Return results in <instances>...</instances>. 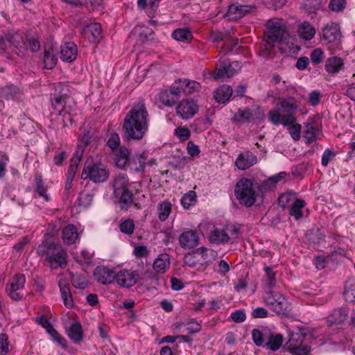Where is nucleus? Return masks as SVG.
Masks as SVG:
<instances>
[{
  "instance_id": "obj_30",
  "label": "nucleus",
  "mask_w": 355,
  "mask_h": 355,
  "mask_svg": "<svg viewBox=\"0 0 355 355\" xmlns=\"http://www.w3.org/2000/svg\"><path fill=\"white\" fill-rule=\"evenodd\" d=\"M279 299V300L275 302V304H274L270 309L279 315H288L291 312V306L289 303L284 296Z\"/></svg>"
},
{
  "instance_id": "obj_39",
  "label": "nucleus",
  "mask_w": 355,
  "mask_h": 355,
  "mask_svg": "<svg viewBox=\"0 0 355 355\" xmlns=\"http://www.w3.org/2000/svg\"><path fill=\"white\" fill-rule=\"evenodd\" d=\"M159 100L167 107H172L178 101L171 89L162 90L159 93Z\"/></svg>"
},
{
  "instance_id": "obj_20",
  "label": "nucleus",
  "mask_w": 355,
  "mask_h": 355,
  "mask_svg": "<svg viewBox=\"0 0 355 355\" xmlns=\"http://www.w3.org/2000/svg\"><path fill=\"white\" fill-rule=\"evenodd\" d=\"M230 239V236L225 228L214 229L210 232L209 235V241L217 245L227 243Z\"/></svg>"
},
{
  "instance_id": "obj_40",
  "label": "nucleus",
  "mask_w": 355,
  "mask_h": 355,
  "mask_svg": "<svg viewBox=\"0 0 355 355\" xmlns=\"http://www.w3.org/2000/svg\"><path fill=\"white\" fill-rule=\"evenodd\" d=\"M173 37L180 42H188L192 40L193 35L191 31L188 28H178L172 33Z\"/></svg>"
},
{
  "instance_id": "obj_9",
  "label": "nucleus",
  "mask_w": 355,
  "mask_h": 355,
  "mask_svg": "<svg viewBox=\"0 0 355 355\" xmlns=\"http://www.w3.org/2000/svg\"><path fill=\"white\" fill-rule=\"evenodd\" d=\"M26 283V277L23 274H17L12 277L6 286V292L9 297L14 300H19L23 295L21 291Z\"/></svg>"
},
{
  "instance_id": "obj_26",
  "label": "nucleus",
  "mask_w": 355,
  "mask_h": 355,
  "mask_svg": "<svg viewBox=\"0 0 355 355\" xmlns=\"http://www.w3.org/2000/svg\"><path fill=\"white\" fill-rule=\"evenodd\" d=\"M344 63L340 58L337 56L329 58L325 62V69L333 74L338 73L343 69Z\"/></svg>"
},
{
  "instance_id": "obj_41",
  "label": "nucleus",
  "mask_w": 355,
  "mask_h": 355,
  "mask_svg": "<svg viewBox=\"0 0 355 355\" xmlns=\"http://www.w3.org/2000/svg\"><path fill=\"white\" fill-rule=\"evenodd\" d=\"M118 197H119V202L121 205V209L127 210L133 201V194L132 191L128 189L123 190L120 193Z\"/></svg>"
},
{
  "instance_id": "obj_46",
  "label": "nucleus",
  "mask_w": 355,
  "mask_h": 355,
  "mask_svg": "<svg viewBox=\"0 0 355 355\" xmlns=\"http://www.w3.org/2000/svg\"><path fill=\"white\" fill-rule=\"evenodd\" d=\"M171 209V204L168 202H162L159 203L158 207V217L161 221H165L170 213Z\"/></svg>"
},
{
  "instance_id": "obj_5",
  "label": "nucleus",
  "mask_w": 355,
  "mask_h": 355,
  "mask_svg": "<svg viewBox=\"0 0 355 355\" xmlns=\"http://www.w3.org/2000/svg\"><path fill=\"white\" fill-rule=\"evenodd\" d=\"M234 193L240 204L246 207H251L256 201V192L252 182L247 178H241L236 183Z\"/></svg>"
},
{
  "instance_id": "obj_57",
  "label": "nucleus",
  "mask_w": 355,
  "mask_h": 355,
  "mask_svg": "<svg viewBox=\"0 0 355 355\" xmlns=\"http://www.w3.org/2000/svg\"><path fill=\"white\" fill-rule=\"evenodd\" d=\"M345 6V0H331L329 4V8L334 12L343 11Z\"/></svg>"
},
{
  "instance_id": "obj_64",
  "label": "nucleus",
  "mask_w": 355,
  "mask_h": 355,
  "mask_svg": "<svg viewBox=\"0 0 355 355\" xmlns=\"http://www.w3.org/2000/svg\"><path fill=\"white\" fill-rule=\"evenodd\" d=\"M343 295L347 301L351 302L355 301V284L345 288Z\"/></svg>"
},
{
  "instance_id": "obj_18",
  "label": "nucleus",
  "mask_w": 355,
  "mask_h": 355,
  "mask_svg": "<svg viewBox=\"0 0 355 355\" xmlns=\"http://www.w3.org/2000/svg\"><path fill=\"white\" fill-rule=\"evenodd\" d=\"M113 153L116 166L121 169H127L128 164L130 159L128 149L125 146H121L119 150Z\"/></svg>"
},
{
  "instance_id": "obj_29",
  "label": "nucleus",
  "mask_w": 355,
  "mask_h": 355,
  "mask_svg": "<svg viewBox=\"0 0 355 355\" xmlns=\"http://www.w3.org/2000/svg\"><path fill=\"white\" fill-rule=\"evenodd\" d=\"M170 259L168 254H161L155 260L153 263V268L158 273H164L166 269L169 268Z\"/></svg>"
},
{
  "instance_id": "obj_50",
  "label": "nucleus",
  "mask_w": 355,
  "mask_h": 355,
  "mask_svg": "<svg viewBox=\"0 0 355 355\" xmlns=\"http://www.w3.org/2000/svg\"><path fill=\"white\" fill-rule=\"evenodd\" d=\"M283 295L278 292H272L270 291L265 293L263 295L264 302L267 306L271 309V307L275 304V302Z\"/></svg>"
},
{
  "instance_id": "obj_16",
  "label": "nucleus",
  "mask_w": 355,
  "mask_h": 355,
  "mask_svg": "<svg viewBox=\"0 0 355 355\" xmlns=\"http://www.w3.org/2000/svg\"><path fill=\"white\" fill-rule=\"evenodd\" d=\"M180 245L184 248H193L199 243V236L193 230L182 233L179 238Z\"/></svg>"
},
{
  "instance_id": "obj_37",
  "label": "nucleus",
  "mask_w": 355,
  "mask_h": 355,
  "mask_svg": "<svg viewBox=\"0 0 355 355\" xmlns=\"http://www.w3.org/2000/svg\"><path fill=\"white\" fill-rule=\"evenodd\" d=\"M252 116L253 114L251 110L249 107H246L243 110L239 109L234 115L232 120L241 123H247L252 119Z\"/></svg>"
},
{
  "instance_id": "obj_28",
  "label": "nucleus",
  "mask_w": 355,
  "mask_h": 355,
  "mask_svg": "<svg viewBox=\"0 0 355 355\" xmlns=\"http://www.w3.org/2000/svg\"><path fill=\"white\" fill-rule=\"evenodd\" d=\"M147 157L143 154L136 155L133 156L128 164V168L129 167L132 171L136 172L143 171L146 166Z\"/></svg>"
},
{
  "instance_id": "obj_4",
  "label": "nucleus",
  "mask_w": 355,
  "mask_h": 355,
  "mask_svg": "<svg viewBox=\"0 0 355 355\" xmlns=\"http://www.w3.org/2000/svg\"><path fill=\"white\" fill-rule=\"evenodd\" d=\"M297 111V105L293 98L282 99L276 109L268 112V118L274 125L282 124L284 126L295 122V114Z\"/></svg>"
},
{
  "instance_id": "obj_62",
  "label": "nucleus",
  "mask_w": 355,
  "mask_h": 355,
  "mask_svg": "<svg viewBox=\"0 0 355 355\" xmlns=\"http://www.w3.org/2000/svg\"><path fill=\"white\" fill-rule=\"evenodd\" d=\"M226 69L225 68V62H220L219 67L216 69L213 74V78L216 80L226 77Z\"/></svg>"
},
{
  "instance_id": "obj_14",
  "label": "nucleus",
  "mask_w": 355,
  "mask_h": 355,
  "mask_svg": "<svg viewBox=\"0 0 355 355\" xmlns=\"http://www.w3.org/2000/svg\"><path fill=\"white\" fill-rule=\"evenodd\" d=\"M257 162V158L255 155L250 151H245L238 155L235 161V165L239 170H245L254 165Z\"/></svg>"
},
{
  "instance_id": "obj_35",
  "label": "nucleus",
  "mask_w": 355,
  "mask_h": 355,
  "mask_svg": "<svg viewBox=\"0 0 355 355\" xmlns=\"http://www.w3.org/2000/svg\"><path fill=\"white\" fill-rule=\"evenodd\" d=\"M20 94L19 89L13 85L5 86L0 88V97L7 100H15Z\"/></svg>"
},
{
  "instance_id": "obj_12",
  "label": "nucleus",
  "mask_w": 355,
  "mask_h": 355,
  "mask_svg": "<svg viewBox=\"0 0 355 355\" xmlns=\"http://www.w3.org/2000/svg\"><path fill=\"white\" fill-rule=\"evenodd\" d=\"M95 279L102 284H110L115 282L116 271L105 266H97L94 270Z\"/></svg>"
},
{
  "instance_id": "obj_33",
  "label": "nucleus",
  "mask_w": 355,
  "mask_h": 355,
  "mask_svg": "<svg viewBox=\"0 0 355 355\" xmlns=\"http://www.w3.org/2000/svg\"><path fill=\"white\" fill-rule=\"evenodd\" d=\"M68 336L74 343H78L83 340V329L79 322H75L67 330Z\"/></svg>"
},
{
  "instance_id": "obj_1",
  "label": "nucleus",
  "mask_w": 355,
  "mask_h": 355,
  "mask_svg": "<svg viewBox=\"0 0 355 355\" xmlns=\"http://www.w3.org/2000/svg\"><path fill=\"white\" fill-rule=\"evenodd\" d=\"M149 123V114L143 101L134 105L126 114L122 130L127 141H139L146 135Z\"/></svg>"
},
{
  "instance_id": "obj_45",
  "label": "nucleus",
  "mask_w": 355,
  "mask_h": 355,
  "mask_svg": "<svg viewBox=\"0 0 355 355\" xmlns=\"http://www.w3.org/2000/svg\"><path fill=\"white\" fill-rule=\"evenodd\" d=\"M182 83L184 87V94L185 95H189L198 91L201 87L199 83L188 79H182Z\"/></svg>"
},
{
  "instance_id": "obj_6",
  "label": "nucleus",
  "mask_w": 355,
  "mask_h": 355,
  "mask_svg": "<svg viewBox=\"0 0 355 355\" xmlns=\"http://www.w3.org/2000/svg\"><path fill=\"white\" fill-rule=\"evenodd\" d=\"M267 30L265 31L266 42L270 44L286 41L289 34L283 26V21L279 19H271L266 23Z\"/></svg>"
},
{
  "instance_id": "obj_23",
  "label": "nucleus",
  "mask_w": 355,
  "mask_h": 355,
  "mask_svg": "<svg viewBox=\"0 0 355 355\" xmlns=\"http://www.w3.org/2000/svg\"><path fill=\"white\" fill-rule=\"evenodd\" d=\"M317 131L315 120L313 118H309L305 124L303 135L306 143L310 144L316 139Z\"/></svg>"
},
{
  "instance_id": "obj_8",
  "label": "nucleus",
  "mask_w": 355,
  "mask_h": 355,
  "mask_svg": "<svg viewBox=\"0 0 355 355\" xmlns=\"http://www.w3.org/2000/svg\"><path fill=\"white\" fill-rule=\"evenodd\" d=\"M6 49H11L17 55L24 56L28 51V44L22 33L19 31H9L5 37Z\"/></svg>"
},
{
  "instance_id": "obj_61",
  "label": "nucleus",
  "mask_w": 355,
  "mask_h": 355,
  "mask_svg": "<svg viewBox=\"0 0 355 355\" xmlns=\"http://www.w3.org/2000/svg\"><path fill=\"white\" fill-rule=\"evenodd\" d=\"M8 352V336L6 334H0V355H6Z\"/></svg>"
},
{
  "instance_id": "obj_52",
  "label": "nucleus",
  "mask_w": 355,
  "mask_h": 355,
  "mask_svg": "<svg viewBox=\"0 0 355 355\" xmlns=\"http://www.w3.org/2000/svg\"><path fill=\"white\" fill-rule=\"evenodd\" d=\"M294 344L291 347H288L289 351L293 355H308L310 352L311 347L307 345H299Z\"/></svg>"
},
{
  "instance_id": "obj_48",
  "label": "nucleus",
  "mask_w": 355,
  "mask_h": 355,
  "mask_svg": "<svg viewBox=\"0 0 355 355\" xmlns=\"http://www.w3.org/2000/svg\"><path fill=\"white\" fill-rule=\"evenodd\" d=\"M325 234L319 228H313L310 230L309 234V241L313 243H319L324 241Z\"/></svg>"
},
{
  "instance_id": "obj_58",
  "label": "nucleus",
  "mask_w": 355,
  "mask_h": 355,
  "mask_svg": "<svg viewBox=\"0 0 355 355\" xmlns=\"http://www.w3.org/2000/svg\"><path fill=\"white\" fill-rule=\"evenodd\" d=\"M35 322L42 326L44 329H46V332L50 334L51 332V329L53 330L54 328L50 321L44 315L40 317H37L35 318Z\"/></svg>"
},
{
  "instance_id": "obj_34",
  "label": "nucleus",
  "mask_w": 355,
  "mask_h": 355,
  "mask_svg": "<svg viewBox=\"0 0 355 355\" xmlns=\"http://www.w3.org/2000/svg\"><path fill=\"white\" fill-rule=\"evenodd\" d=\"M263 270L266 275L262 279L263 286L266 289H271L276 284V274L269 266H266Z\"/></svg>"
},
{
  "instance_id": "obj_36",
  "label": "nucleus",
  "mask_w": 355,
  "mask_h": 355,
  "mask_svg": "<svg viewBox=\"0 0 355 355\" xmlns=\"http://www.w3.org/2000/svg\"><path fill=\"white\" fill-rule=\"evenodd\" d=\"M268 340L265 347L268 349L275 352L282 346L284 338L282 334L272 332Z\"/></svg>"
},
{
  "instance_id": "obj_2",
  "label": "nucleus",
  "mask_w": 355,
  "mask_h": 355,
  "mask_svg": "<svg viewBox=\"0 0 355 355\" xmlns=\"http://www.w3.org/2000/svg\"><path fill=\"white\" fill-rule=\"evenodd\" d=\"M40 255H46L45 261L53 269L65 268L67 263V253L59 243L54 242L51 238H46L37 250Z\"/></svg>"
},
{
  "instance_id": "obj_42",
  "label": "nucleus",
  "mask_w": 355,
  "mask_h": 355,
  "mask_svg": "<svg viewBox=\"0 0 355 355\" xmlns=\"http://www.w3.org/2000/svg\"><path fill=\"white\" fill-rule=\"evenodd\" d=\"M60 289L62 299L64 302V304L67 308H71L73 306V300L71 297V294L70 292L69 286L68 284L62 285L60 283Z\"/></svg>"
},
{
  "instance_id": "obj_43",
  "label": "nucleus",
  "mask_w": 355,
  "mask_h": 355,
  "mask_svg": "<svg viewBox=\"0 0 355 355\" xmlns=\"http://www.w3.org/2000/svg\"><path fill=\"white\" fill-rule=\"evenodd\" d=\"M306 334L307 333L305 329H300L299 332L291 334L287 343L288 347H291L294 344H297L296 345L302 344Z\"/></svg>"
},
{
  "instance_id": "obj_24",
  "label": "nucleus",
  "mask_w": 355,
  "mask_h": 355,
  "mask_svg": "<svg viewBox=\"0 0 355 355\" xmlns=\"http://www.w3.org/2000/svg\"><path fill=\"white\" fill-rule=\"evenodd\" d=\"M128 183L129 180L128 176L125 174H119L114 178L112 182V187L114 189V195L116 198H118V196L120 195L121 191L128 189L127 187L128 186Z\"/></svg>"
},
{
  "instance_id": "obj_56",
  "label": "nucleus",
  "mask_w": 355,
  "mask_h": 355,
  "mask_svg": "<svg viewBox=\"0 0 355 355\" xmlns=\"http://www.w3.org/2000/svg\"><path fill=\"white\" fill-rule=\"evenodd\" d=\"M36 191L37 193L43 197L46 201L49 200V196L46 194V189L44 187L43 180L41 177L37 176L35 178Z\"/></svg>"
},
{
  "instance_id": "obj_38",
  "label": "nucleus",
  "mask_w": 355,
  "mask_h": 355,
  "mask_svg": "<svg viewBox=\"0 0 355 355\" xmlns=\"http://www.w3.org/2000/svg\"><path fill=\"white\" fill-rule=\"evenodd\" d=\"M306 202L304 200L295 199L292 204L289 211V214L295 218V220H300L302 218V209L304 207Z\"/></svg>"
},
{
  "instance_id": "obj_13",
  "label": "nucleus",
  "mask_w": 355,
  "mask_h": 355,
  "mask_svg": "<svg viewBox=\"0 0 355 355\" xmlns=\"http://www.w3.org/2000/svg\"><path fill=\"white\" fill-rule=\"evenodd\" d=\"M253 8L254 7L250 5L234 3L229 6L226 17L230 20H237L249 13Z\"/></svg>"
},
{
  "instance_id": "obj_19",
  "label": "nucleus",
  "mask_w": 355,
  "mask_h": 355,
  "mask_svg": "<svg viewBox=\"0 0 355 355\" xmlns=\"http://www.w3.org/2000/svg\"><path fill=\"white\" fill-rule=\"evenodd\" d=\"M83 150L80 146H78V149L76 150V152L73 154V157L71 159V163L69 166L68 169V177H67V182H70V184L72 183L73 180L75 177L78 164L81 159V157L83 156Z\"/></svg>"
},
{
  "instance_id": "obj_27",
  "label": "nucleus",
  "mask_w": 355,
  "mask_h": 355,
  "mask_svg": "<svg viewBox=\"0 0 355 355\" xmlns=\"http://www.w3.org/2000/svg\"><path fill=\"white\" fill-rule=\"evenodd\" d=\"M62 238L67 244H72L78 239L77 228L73 225H69L62 230Z\"/></svg>"
},
{
  "instance_id": "obj_44",
  "label": "nucleus",
  "mask_w": 355,
  "mask_h": 355,
  "mask_svg": "<svg viewBox=\"0 0 355 355\" xmlns=\"http://www.w3.org/2000/svg\"><path fill=\"white\" fill-rule=\"evenodd\" d=\"M57 58L56 56L52 53L51 49H45L44 53V58L43 62L44 64V67L48 69H53L57 63Z\"/></svg>"
},
{
  "instance_id": "obj_17",
  "label": "nucleus",
  "mask_w": 355,
  "mask_h": 355,
  "mask_svg": "<svg viewBox=\"0 0 355 355\" xmlns=\"http://www.w3.org/2000/svg\"><path fill=\"white\" fill-rule=\"evenodd\" d=\"M272 333V331L267 328L254 329L252 331V338L254 343L258 347H265Z\"/></svg>"
},
{
  "instance_id": "obj_11",
  "label": "nucleus",
  "mask_w": 355,
  "mask_h": 355,
  "mask_svg": "<svg viewBox=\"0 0 355 355\" xmlns=\"http://www.w3.org/2000/svg\"><path fill=\"white\" fill-rule=\"evenodd\" d=\"M139 279L137 271L121 270L116 272L115 282L121 286L130 288L135 285Z\"/></svg>"
},
{
  "instance_id": "obj_3",
  "label": "nucleus",
  "mask_w": 355,
  "mask_h": 355,
  "mask_svg": "<svg viewBox=\"0 0 355 355\" xmlns=\"http://www.w3.org/2000/svg\"><path fill=\"white\" fill-rule=\"evenodd\" d=\"M68 90L67 85L61 86L60 94H55L51 98L52 107L59 115L62 116L63 126L71 125L73 115L76 111V103L74 99L66 93Z\"/></svg>"
},
{
  "instance_id": "obj_63",
  "label": "nucleus",
  "mask_w": 355,
  "mask_h": 355,
  "mask_svg": "<svg viewBox=\"0 0 355 355\" xmlns=\"http://www.w3.org/2000/svg\"><path fill=\"white\" fill-rule=\"evenodd\" d=\"M93 196L89 193H80L78 198L79 205L87 207L92 202Z\"/></svg>"
},
{
  "instance_id": "obj_54",
  "label": "nucleus",
  "mask_w": 355,
  "mask_h": 355,
  "mask_svg": "<svg viewBox=\"0 0 355 355\" xmlns=\"http://www.w3.org/2000/svg\"><path fill=\"white\" fill-rule=\"evenodd\" d=\"M121 144V140L119 135L117 133L111 134L110 138L107 141V145L114 153L119 149Z\"/></svg>"
},
{
  "instance_id": "obj_25",
  "label": "nucleus",
  "mask_w": 355,
  "mask_h": 355,
  "mask_svg": "<svg viewBox=\"0 0 355 355\" xmlns=\"http://www.w3.org/2000/svg\"><path fill=\"white\" fill-rule=\"evenodd\" d=\"M232 92L233 90L230 86L223 85L214 92V97L218 103H225L230 99Z\"/></svg>"
},
{
  "instance_id": "obj_60",
  "label": "nucleus",
  "mask_w": 355,
  "mask_h": 355,
  "mask_svg": "<svg viewBox=\"0 0 355 355\" xmlns=\"http://www.w3.org/2000/svg\"><path fill=\"white\" fill-rule=\"evenodd\" d=\"M324 53L320 49H314L311 53V60L314 64H318L323 61Z\"/></svg>"
},
{
  "instance_id": "obj_32",
  "label": "nucleus",
  "mask_w": 355,
  "mask_h": 355,
  "mask_svg": "<svg viewBox=\"0 0 355 355\" xmlns=\"http://www.w3.org/2000/svg\"><path fill=\"white\" fill-rule=\"evenodd\" d=\"M348 318V311L342 308L334 310L333 313L328 317V321L331 324H338L343 323Z\"/></svg>"
},
{
  "instance_id": "obj_53",
  "label": "nucleus",
  "mask_w": 355,
  "mask_h": 355,
  "mask_svg": "<svg viewBox=\"0 0 355 355\" xmlns=\"http://www.w3.org/2000/svg\"><path fill=\"white\" fill-rule=\"evenodd\" d=\"M225 68L226 69V78L232 77L238 73L241 69V63L238 61H234L231 63L225 62Z\"/></svg>"
},
{
  "instance_id": "obj_49",
  "label": "nucleus",
  "mask_w": 355,
  "mask_h": 355,
  "mask_svg": "<svg viewBox=\"0 0 355 355\" xmlns=\"http://www.w3.org/2000/svg\"><path fill=\"white\" fill-rule=\"evenodd\" d=\"M320 6L321 0H304L302 3V7L309 14L315 13L320 9Z\"/></svg>"
},
{
  "instance_id": "obj_15",
  "label": "nucleus",
  "mask_w": 355,
  "mask_h": 355,
  "mask_svg": "<svg viewBox=\"0 0 355 355\" xmlns=\"http://www.w3.org/2000/svg\"><path fill=\"white\" fill-rule=\"evenodd\" d=\"M78 48L73 42H66L60 46V59L64 62H71L76 59Z\"/></svg>"
},
{
  "instance_id": "obj_10",
  "label": "nucleus",
  "mask_w": 355,
  "mask_h": 355,
  "mask_svg": "<svg viewBox=\"0 0 355 355\" xmlns=\"http://www.w3.org/2000/svg\"><path fill=\"white\" fill-rule=\"evenodd\" d=\"M199 110L196 101L191 98L182 99L176 107V114L184 120L192 118Z\"/></svg>"
},
{
  "instance_id": "obj_7",
  "label": "nucleus",
  "mask_w": 355,
  "mask_h": 355,
  "mask_svg": "<svg viewBox=\"0 0 355 355\" xmlns=\"http://www.w3.org/2000/svg\"><path fill=\"white\" fill-rule=\"evenodd\" d=\"M109 175L108 168L101 163L87 162L82 172V179L89 178L95 183H101L106 181Z\"/></svg>"
},
{
  "instance_id": "obj_51",
  "label": "nucleus",
  "mask_w": 355,
  "mask_h": 355,
  "mask_svg": "<svg viewBox=\"0 0 355 355\" xmlns=\"http://www.w3.org/2000/svg\"><path fill=\"white\" fill-rule=\"evenodd\" d=\"M196 202V195L195 191H190L184 194L181 199V204L184 209H189Z\"/></svg>"
},
{
  "instance_id": "obj_31",
  "label": "nucleus",
  "mask_w": 355,
  "mask_h": 355,
  "mask_svg": "<svg viewBox=\"0 0 355 355\" xmlns=\"http://www.w3.org/2000/svg\"><path fill=\"white\" fill-rule=\"evenodd\" d=\"M300 36L305 40H311L315 34V28L308 21L302 22L298 28Z\"/></svg>"
},
{
  "instance_id": "obj_47",
  "label": "nucleus",
  "mask_w": 355,
  "mask_h": 355,
  "mask_svg": "<svg viewBox=\"0 0 355 355\" xmlns=\"http://www.w3.org/2000/svg\"><path fill=\"white\" fill-rule=\"evenodd\" d=\"M135 228V222L132 219L128 218L122 221L119 225L120 231L127 235H132Z\"/></svg>"
},
{
  "instance_id": "obj_21",
  "label": "nucleus",
  "mask_w": 355,
  "mask_h": 355,
  "mask_svg": "<svg viewBox=\"0 0 355 355\" xmlns=\"http://www.w3.org/2000/svg\"><path fill=\"white\" fill-rule=\"evenodd\" d=\"M322 36L324 40L329 43H331L340 39L341 33L337 25H327L322 30Z\"/></svg>"
},
{
  "instance_id": "obj_55",
  "label": "nucleus",
  "mask_w": 355,
  "mask_h": 355,
  "mask_svg": "<svg viewBox=\"0 0 355 355\" xmlns=\"http://www.w3.org/2000/svg\"><path fill=\"white\" fill-rule=\"evenodd\" d=\"M170 89L173 92L175 98L178 100L182 94H184V87L182 83V79H178L175 80L170 87Z\"/></svg>"
},
{
  "instance_id": "obj_22",
  "label": "nucleus",
  "mask_w": 355,
  "mask_h": 355,
  "mask_svg": "<svg viewBox=\"0 0 355 355\" xmlns=\"http://www.w3.org/2000/svg\"><path fill=\"white\" fill-rule=\"evenodd\" d=\"M193 254L196 256L200 255L203 259L204 263H201V266H207L208 264L214 261L218 256L216 251L205 247H201L196 249L193 251Z\"/></svg>"
},
{
  "instance_id": "obj_59",
  "label": "nucleus",
  "mask_w": 355,
  "mask_h": 355,
  "mask_svg": "<svg viewBox=\"0 0 355 355\" xmlns=\"http://www.w3.org/2000/svg\"><path fill=\"white\" fill-rule=\"evenodd\" d=\"M289 127L288 128V132L291 136V137L295 141H298L300 139V132H301V125L298 123H293L288 125Z\"/></svg>"
}]
</instances>
